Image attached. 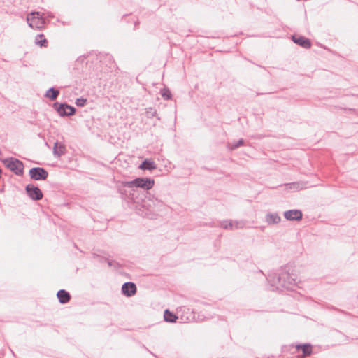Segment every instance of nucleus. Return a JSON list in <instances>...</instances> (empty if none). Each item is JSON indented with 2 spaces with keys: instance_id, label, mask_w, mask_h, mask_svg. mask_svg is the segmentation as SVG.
Returning a JSON list of instances; mask_svg holds the SVG:
<instances>
[{
  "instance_id": "1",
  "label": "nucleus",
  "mask_w": 358,
  "mask_h": 358,
  "mask_svg": "<svg viewBox=\"0 0 358 358\" xmlns=\"http://www.w3.org/2000/svg\"><path fill=\"white\" fill-rule=\"evenodd\" d=\"M273 282L278 288L292 289L296 285V279L294 275L289 273L286 268H282Z\"/></svg>"
},
{
  "instance_id": "2",
  "label": "nucleus",
  "mask_w": 358,
  "mask_h": 358,
  "mask_svg": "<svg viewBox=\"0 0 358 358\" xmlns=\"http://www.w3.org/2000/svg\"><path fill=\"white\" fill-rule=\"evenodd\" d=\"M153 179L148 178H137L131 181H127L123 183L124 187L128 188L140 187L144 190H149L154 186Z\"/></svg>"
},
{
  "instance_id": "3",
  "label": "nucleus",
  "mask_w": 358,
  "mask_h": 358,
  "mask_svg": "<svg viewBox=\"0 0 358 358\" xmlns=\"http://www.w3.org/2000/svg\"><path fill=\"white\" fill-rule=\"evenodd\" d=\"M181 322L189 323L196 321L195 312L187 306H181L177 310Z\"/></svg>"
},
{
  "instance_id": "4",
  "label": "nucleus",
  "mask_w": 358,
  "mask_h": 358,
  "mask_svg": "<svg viewBox=\"0 0 358 358\" xmlns=\"http://www.w3.org/2000/svg\"><path fill=\"white\" fill-rule=\"evenodd\" d=\"M27 21L30 27L36 29H41L44 27L45 20L43 14L39 12H32L27 17Z\"/></svg>"
},
{
  "instance_id": "5",
  "label": "nucleus",
  "mask_w": 358,
  "mask_h": 358,
  "mask_svg": "<svg viewBox=\"0 0 358 358\" xmlns=\"http://www.w3.org/2000/svg\"><path fill=\"white\" fill-rule=\"evenodd\" d=\"M162 206L163 202L150 193L145 196L142 201V206L151 212H154L155 210L160 208Z\"/></svg>"
},
{
  "instance_id": "6",
  "label": "nucleus",
  "mask_w": 358,
  "mask_h": 358,
  "mask_svg": "<svg viewBox=\"0 0 358 358\" xmlns=\"http://www.w3.org/2000/svg\"><path fill=\"white\" fill-rule=\"evenodd\" d=\"M6 166L17 176H21L23 173L24 165L23 163L17 159L10 158L6 159Z\"/></svg>"
},
{
  "instance_id": "7",
  "label": "nucleus",
  "mask_w": 358,
  "mask_h": 358,
  "mask_svg": "<svg viewBox=\"0 0 358 358\" xmlns=\"http://www.w3.org/2000/svg\"><path fill=\"white\" fill-rule=\"evenodd\" d=\"M29 176L34 180H44L48 176V172L42 167H34L29 171Z\"/></svg>"
},
{
  "instance_id": "8",
  "label": "nucleus",
  "mask_w": 358,
  "mask_h": 358,
  "mask_svg": "<svg viewBox=\"0 0 358 358\" xmlns=\"http://www.w3.org/2000/svg\"><path fill=\"white\" fill-rule=\"evenodd\" d=\"M54 107L57 109L60 116H70L76 113V108L67 103L59 104L58 103H55Z\"/></svg>"
},
{
  "instance_id": "9",
  "label": "nucleus",
  "mask_w": 358,
  "mask_h": 358,
  "mask_svg": "<svg viewBox=\"0 0 358 358\" xmlns=\"http://www.w3.org/2000/svg\"><path fill=\"white\" fill-rule=\"evenodd\" d=\"M25 190L27 195L34 201H38L43 198V193L41 190L34 185H27L25 187Z\"/></svg>"
},
{
  "instance_id": "10",
  "label": "nucleus",
  "mask_w": 358,
  "mask_h": 358,
  "mask_svg": "<svg viewBox=\"0 0 358 358\" xmlns=\"http://www.w3.org/2000/svg\"><path fill=\"white\" fill-rule=\"evenodd\" d=\"M220 227L224 229L234 230L241 229L244 227V223L241 221H233L231 220H223L220 222Z\"/></svg>"
},
{
  "instance_id": "11",
  "label": "nucleus",
  "mask_w": 358,
  "mask_h": 358,
  "mask_svg": "<svg viewBox=\"0 0 358 358\" xmlns=\"http://www.w3.org/2000/svg\"><path fill=\"white\" fill-rule=\"evenodd\" d=\"M292 41L296 44L300 45L305 49H309L311 48L312 43L310 39L299 35H293L292 36Z\"/></svg>"
},
{
  "instance_id": "12",
  "label": "nucleus",
  "mask_w": 358,
  "mask_h": 358,
  "mask_svg": "<svg viewBox=\"0 0 358 358\" xmlns=\"http://www.w3.org/2000/svg\"><path fill=\"white\" fill-rule=\"evenodd\" d=\"M137 291L135 283L127 282L123 284L122 287V292L126 296L130 297L134 296Z\"/></svg>"
},
{
  "instance_id": "13",
  "label": "nucleus",
  "mask_w": 358,
  "mask_h": 358,
  "mask_svg": "<svg viewBox=\"0 0 358 358\" xmlns=\"http://www.w3.org/2000/svg\"><path fill=\"white\" fill-rule=\"evenodd\" d=\"M284 217L287 220L299 221L302 219L303 214L300 210H289L284 213Z\"/></svg>"
},
{
  "instance_id": "14",
  "label": "nucleus",
  "mask_w": 358,
  "mask_h": 358,
  "mask_svg": "<svg viewBox=\"0 0 358 358\" xmlns=\"http://www.w3.org/2000/svg\"><path fill=\"white\" fill-rule=\"evenodd\" d=\"M296 350H301L303 352L302 357H308L313 353V346L310 343L298 344L296 345Z\"/></svg>"
},
{
  "instance_id": "15",
  "label": "nucleus",
  "mask_w": 358,
  "mask_h": 358,
  "mask_svg": "<svg viewBox=\"0 0 358 358\" xmlns=\"http://www.w3.org/2000/svg\"><path fill=\"white\" fill-rule=\"evenodd\" d=\"M57 296L62 304L67 303L71 299L70 294L64 289H60L57 292Z\"/></svg>"
},
{
  "instance_id": "16",
  "label": "nucleus",
  "mask_w": 358,
  "mask_h": 358,
  "mask_svg": "<svg viewBox=\"0 0 358 358\" xmlns=\"http://www.w3.org/2000/svg\"><path fill=\"white\" fill-rule=\"evenodd\" d=\"M66 152L65 145L58 142L55 143L53 147V154L55 157H59Z\"/></svg>"
},
{
  "instance_id": "17",
  "label": "nucleus",
  "mask_w": 358,
  "mask_h": 358,
  "mask_svg": "<svg viewBox=\"0 0 358 358\" xmlns=\"http://www.w3.org/2000/svg\"><path fill=\"white\" fill-rule=\"evenodd\" d=\"M164 320L168 322H176V320L179 319L178 314L176 315L169 310L164 311Z\"/></svg>"
},
{
  "instance_id": "18",
  "label": "nucleus",
  "mask_w": 358,
  "mask_h": 358,
  "mask_svg": "<svg viewBox=\"0 0 358 358\" xmlns=\"http://www.w3.org/2000/svg\"><path fill=\"white\" fill-rule=\"evenodd\" d=\"M281 218L277 213H269L266 215V222L268 224H278L280 222Z\"/></svg>"
},
{
  "instance_id": "19",
  "label": "nucleus",
  "mask_w": 358,
  "mask_h": 358,
  "mask_svg": "<svg viewBox=\"0 0 358 358\" xmlns=\"http://www.w3.org/2000/svg\"><path fill=\"white\" fill-rule=\"evenodd\" d=\"M59 94V91L58 90L55 89L54 87H50L48 89L45 93V96L49 98L51 101H55Z\"/></svg>"
},
{
  "instance_id": "20",
  "label": "nucleus",
  "mask_w": 358,
  "mask_h": 358,
  "mask_svg": "<svg viewBox=\"0 0 358 358\" xmlns=\"http://www.w3.org/2000/svg\"><path fill=\"white\" fill-rule=\"evenodd\" d=\"M142 169L153 170L156 169V165L153 161L145 159L140 166Z\"/></svg>"
},
{
  "instance_id": "21",
  "label": "nucleus",
  "mask_w": 358,
  "mask_h": 358,
  "mask_svg": "<svg viewBox=\"0 0 358 358\" xmlns=\"http://www.w3.org/2000/svg\"><path fill=\"white\" fill-rule=\"evenodd\" d=\"M35 43L39 46L45 48H46L48 44V41L45 39V36L43 34H38L36 36Z\"/></svg>"
},
{
  "instance_id": "22",
  "label": "nucleus",
  "mask_w": 358,
  "mask_h": 358,
  "mask_svg": "<svg viewBox=\"0 0 358 358\" xmlns=\"http://www.w3.org/2000/svg\"><path fill=\"white\" fill-rule=\"evenodd\" d=\"M244 140L243 138L239 139L237 142H234L230 145H229V148L230 150H234L244 145Z\"/></svg>"
},
{
  "instance_id": "23",
  "label": "nucleus",
  "mask_w": 358,
  "mask_h": 358,
  "mask_svg": "<svg viewBox=\"0 0 358 358\" xmlns=\"http://www.w3.org/2000/svg\"><path fill=\"white\" fill-rule=\"evenodd\" d=\"M161 94H162V96L164 98V99L165 100H169L171 99L172 97V94H171V92H170V90L167 88H163L162 90H161Z\"/></svg>"
},
{
  "instance_id": "24",
  "label": "nucleus",
  "mask_w": 358,
  "mask_h": 358,
  "mask_svg": "<svg viewBox=\"0 0 358 358\" xmlns=\"http://www.w3.org/2000/svg\"><path fill=\"white\" fill-rule=\"evenodd\" d=\"M87 99H85V98H78L76 100V104L77 106H79V107H83L86 105L87 103Z\"/></svg>"
},
{
  "instance_id": "25",
  "label": "nucleus",
  "mask_w": 358,
  "mask_h": 358,
  "mask_svg": "<svg viewBox=\"0 0 358 358\" xmlns=\"http://www.w3.org/2000/svg\"><path fill=\"white\" fill-rule=\"evenodd\" d=\"M106 261H107V263H108V266H112V265H113V262H112V261H110V260H109V259H106Z\"/></svg>"
},
{
  "instance_id": "26",
  "label": "nucleus",
  "mask_w": 358,
  "mask_h": 358,
  "mask_svg": "<svg viewBox=\"0 0 358 358\" xmlns=\"http://www.w3.org/2000/svg\"><path fill=\"white\" fill-rule=\"evenodd\" d=\"M297 358H304L303 357L298 356Z\"/></svg>"
},
{
  "instance_id": "27",
  "label": "nucleus",
  "mask_w": 358,
  "mask_h": 358,
  "mask_svg": "<svg viewBox=\"0 0 358 358\" xmlns=\"http://www.w3.org/2000/svg\"><path fill=\"white\" fill-rule=\"evenodd\" d=\"M1 173V169H0V173Z\"/></svg>"
}]
</instances>
